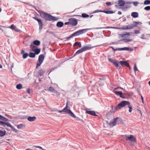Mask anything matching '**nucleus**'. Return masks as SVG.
<instances>
[{
  "label": "nucleus",
  "instance_id": "1",
  "mask_svg": "<svg viewBox=\"0 0 150 150\" xmlns=\"http://www.w3.org/2000/svg\"><path fill=\"white\" fill-rule=\"evenodd\" d=\"M126 106H128V107L129 108V112H131L132 110V107L130 105V103L129 101H123L121 102L118 104L117 105L115 108L116 110H118L121 108L125 107Z\"/></svg>",
  "mask_w": 150,
  "mask_h": 150
},
{
  "label": "nucleus",
  "instance_id": "2",
  "mask_svg": "<svg viewBox=\"0 0 150 150\" xmlns=\"http://www.w3.org/2000/svg\"><path fill=\"white\" fill-rule=\"evenodd\" d=\"M40 13L41 17L46 20L54 21L57 20L56 17H53L47 13L41 12Z\"/></svg>",
  "mask_w": 150,
  "mask_h": 150
},
{
  "label": "nucleus",
  "instance_id": "3",
  "mask_svg": "<svg viewBox=\"0 0 150 150\" xmlns=\"http://www.w3.org/2000/svg\"><path fill=\"white\" fill-rule=\"evenodd\" d=\"M123 137L126 140L131 143L134 142L135 140L134 136L131 135H124Z\"/></svg>",
  "mask_w": 150,
  "mask_h": 150
},
{
  "label": "nucleus",
  "instance_id": "4",
  "mask_svg": "<svg viewBox=\"0 0 150 150\" xmlns=\"http://www.w3.org/2000/svg\"><path fill=\"white\" fill-rule=\"evenodd\" d=\"M90 29H86L79 30L74 33L73 36L75 35V36H76L84 33Z\"/></svg>",
  "mask_w": 150,
  "mask_h": 150
},
{
  "label": "nucleus",
  "instance_id": "5",
  "mask_svg": "<svg viewBox=\"0 0 150 150\" xmlns=\"http://www.w3.org/2000/svg\"><path fill=\"white\" fill-rule=\"evenodd\" d=\"M68 102H67L66 103V107L63 109L64 112H65L66 114H68L70 115L71 116H74V113L71 112V111L68 109Z\"/></svg>",
  "mask_w": 150,
  "mask_h": 150
},
{
  "label": "nucleus",
  "instance_id": "6",
  "mask_svg": "<svg viewBox=\"0 0 150 150\" xmlns=\"http://www.w3.org/2000/svg\"><path fill=\"white\" fill-rule=\"evenodd\" d=\"M44 56L42 54H41L38 57L39 62H38L37 64L36 67V68H38L42 63L44 59Z\"/></svg>",
  "mask_w": 150,
  "mask_h": 150
},
{
  "label": "nucleus",
  "instance_id": "7",
  "mask_svg": "<svg viewBox=\"0 0 150 150\" xmlns=\"http://www.w3.org/2000/svg\"><path fill=\"white\" fill-rule=\"evenodd\" d=\"M69 23L70 25L72 26H76L77 24L78 21L75 18H71L69 19Z\"/></svg>",
  "mask_w": 150,
  "mask_h": 150
},
{
  "label": "nucleus",
  "instance_id": "8",
  "mask_svg": "<svg viewBox=\"0 0 150 150\" xmlns=\"http://www.w3.org/2000/svg\"><path fill=\"white\" fill-rule=\"evenodd\" d=\"M112 48L113 49L114 51H116V50L118 51H122V50H130L132 51L133 50V49L132 48L129 47H125L122 48H116L115 49L113 47H112Z\"/></svg>",
  "mask_w": 150,
  "mask_h": 150
},
{
  "label": "nucleus",
  "instance_id": "9",
  "mask_svg": "<svg viewBox=\"0 0 150 150\" xmlns=\"http://www.w3.org/2000/svg\"><path fill=\"white\" fill-rule=\"evenodd\" d=\"M118 118H115L112 122H110L109 124L110 126L111 127H113L119 124L118 121Z\"/></svg>",
  "mask_w": 150,
  "mask_h": 150
},
{
  "label": "nucleus",
  "instance_id": "10",
  "mask_svg": "<svg viewBox=\"0 0 150 150\" xmlns=\"http://www.w3.org/2000/svg\"><path fill=\"white\" fill-rule=\"evenodd\" d=\"M33 18L38 22L39 26V30H42V28L43 25L42 21L40 19L37 18L36 17H33Z\"/></svg>",
  "mask_w": 150,
  "mask_h": 150
},
{
  "label": "nucleus",
  "instance_id": "11",
  "mask_svg": "<svg viewBox=\"0 0 150 150\" xmlns=\"http://www.w3.org/2000/svg\"><path fill=\"white\" fill-rule=\"evenodd\" d=\"M8 28L14 30L16 32H21L20 30L18 29L16 26L14 25L13 24H12L11 26L8 27Z\"/></svg>",
  "mask_w": 150,
  "mask_h": 150
},
{
  "label": "nucleus",
  "instance_id": "12",
  "mask_svg": "<svg viewBox=\"0 0 150 150\" xmlns=\"http://www.w3.org/2000/svg\"><path fill=\"white\" fill-rule=\"evenodd\" d=\"M108 61L109 62L112 63L116 67L118 68L119 67V64L116 60L113 59H109Z\"/></svg>",
  "mask_w": 150,
  "mask_h": 150
},
{
  "label": "nucleus",
  "instance_id": "13",
  "mask_svg": "<svg viewBox=\"0 0 150 150\" xmlns=\"http://www.w3.org/2000/svg\"><path fill=\"white\" fill-rule=\"evenodd\" d=\"M137 23L135 22L134 23L129 24L127 26V28L128 29H131L137 26Z\"/></svg>",
  "mask_w": 150,
  "mask_h": 150
},
{
  "label": "nucleus",
  "instance_id": "14",
  "mask_svg": "<svg viewBox=\"0 0 150 150\" xmlns=\"http://www.w3.org/2000/svg\"><path fill=\"white\" fill-rule=\"evenodd\" d=\"M119 63L122 66H125L127 67H129V63L126 61H120L119 62Z\"/></svg>",
  "mask_w": 150,
  "mask_h": 150
},
{
  "label": "nucleus",
  "instance_id": "15",
  "mask_svg": "<svg viewBox=\"0 0 150 150\" xmlns=\"http://www.w3.org/2000/svg\"><path fill=\"white\" fill-rule=\"evenodd\" d=\"M6 126L8 127H9L11 128L13 131L15 132H17V130L13 126H12L10 123L9 122H7Z\"/></svg>",
  "mask_w": 150,
  "mask_h": 150
},
{
  "label": "nucleus",
  "instance_id": "16",
  "mask_svg": "<svg viewBox=\"0 0 150 150\" xmlns=\"http://www.w3.org/2000/svg\"><path fill=\"white\" fill-rule=\"evenodd\" d=\"M93 47H91V45H86L83 47L82 48L84 51H85L86 50H89L92 48H93Z\"/></svg>",
  "mask_w": 150,
  "mask_h": 150
},
{
  "label": "nucleus",
  "instance_id": "17",
  "mask_svg": "<svg viewBox=\"0 0 150 150\" xmlns=\"http://www.w3.org/2000/svg\"><path fill=\"white\" fill-rule=\"evenodd\" d=\"M86 113L90 115H93L96 116L95 112L93 111L86 110Z\"/></svg>",
  "mask_w": 150,
  "mask_h": 150
},
{
  "label": "nucleus",
  "instance_id": "18",
  "mask_svg": "<svg viewBox=\"0 0 150 150\" xmlns=\"http://www.w3.org/2000/svg\"><path fill=\"white\" fill-rule=\"evenodd\" d=\"M125 2L122 0H119L118 1V4L119 6H123L125 4Z\"/></svg>",
  "mask_w": 150,
  "mask_h": 150
},
{
  "label": "nucleus",
  "instance_id": "19",
  "mask_svg": "<svg viewBox=\"0 0 150 150\" xmlns=\"http://www.w3.org/2000/svg\"><path fill=\"white\" fill-rule=\"evenodd\" d=\"M36 117H31L29 116L27 118L28 120L30 122L34 121L36 120Z\"/></svg>",
  "mask_w": 150,
  "mask_h": 150
},
{
  "label": "nucleus",
  "instance_id": "20",
  "mask_svg": "<svg viewBox=\"0 0 150 150\" xmlns=\"http://www.w3.org/2000/svg\"><path fill=\"white\" fill-rule=\"evenodd\" d=\"M131 15L133 18H136L138 17V14L137 12H133L132 13Z\"/></svg>",
  "mask_w": 150,
  "mask_h": 150
},
{
  "label": "nucleus",
  "instance_id": "21",
  "mask_svg": "<svg viewBox=\"0 0 150 150\" xmlns=\"http://www.w3.org/2000/svg\"><path fill=\"white\" fill-rule=\"evenodd\" d=\"M64 25V23L62 22H58L57 24V26L58 27H62Z\"/></svg>",
  "mask_w": 150,
  "mask_h": 150
},
{
  "label": "nucleus",
  "instance_id": "22",
  "mask_svg": "<svg viewBox=\"0 0 150 150\" xmlns=\"http://www.w3.org/2000/svg\"><path fill=\"white\" fill-rule=\"evenodd\" d=\"M0 119L5 122H7L8 120L4 117L0 115Z\"/></svg>",
  "mask_w": 150,
  "mask_h": 150
},
{
  "label": "nucleus",
  "instance_id": "23",
  "mask_svg": "<svg viewBox=\"0 0 150 150\" xmlns=\"http://www.w3.org/2000/svg\"><path fill=\"white\" fill-rule=\"evenodd\" d=\"M45 72V71L44 70L40 69L38 73V75L40 76H41Z\"/></svg>",
  "mask_w": 150,
  "mask_h": 150
},
{
  "label": "nucleus",
  "instance_id": "24",
  "mask_svg": "<svg viewBox=\"0 0 150 150\" xmlns=\"http://www.w3.org/2000/svg\"><path fill=\"white\" fill-rule=\"evenodd\" d=\"M25 126L23 124H21L17 126V128L19 129H22L24 128Z\"/></svg>",
  "mask_w": 150,
  "mask_h": 150
},
{
  "label": "nucleus",
  "instance_id": "25",
  "mask_svg": "<svg viewBox=\"0 0 150 150\" xmlns=\"http://www.w3.org/2000/svg\"><path fill=\"white\" fill-rule=\"evenodd\" d=\"M6 134V131L5 130L2 131L0 130V136L2 137L5 135Z\"/></svg>",
  "mask_w": 150,
  "mask_h": 150
},
{
  "label": "nucleus",
  "instance_id": "26",
  "mask_svg": "<svg viewBox=\"0 0 150 150\" xmlns=\"http://www.w3.org/2000/svg\"><path fill=\"white\" fill-rule=\"evenodd\" d=\"M33 44L35 45H39L40 44V41L38 40H36L33 42Z\"/></svg>",
  "mask_w": 150,
  "mask_h": 150
},
{
  "label": "nucleus",
  "instance_id": "27",
  "mask_svg": "<svg viewBox=\"0 0 150 150\" xmlns=\"http://www.w3.org/2000/svg\"><path fill=\"white\" fill-rule=\"evenodd\" d=\"M30 48L33 51H34V50L36 49V46L32 44L30 45Z\"/></svg>",
  "mask_w": 150,
  "mask_h": 150
},
{
  "label": "nucleus",
  "instance_id": "28",
  "mask_svg": "<svg viewBox=\"0 0 150 150\" xmlns=\"http://www.w3.org/2000/svg\"><path fill=\"white\" fill-rule=\"evenodd\" d=\"M103 12L105 13L106 14H112L114 12L112 11H103Z\"/></svg>",
  "mask_w": 150,
  "mask_h": 150
},
{
  "label": "nucleus",
  "instance_id": "29",
  "mask_svg": "<svg viewBox=\"0 0 150 150\" xmlns=\"http://www.w3.org/2000/svg\"><path fill=\"white\" fill-rule=\"evenodd\" d=\"M114 93L116 95L120 96L122 94V92L121 91H115Z\"/></svg>",
  "mask_w": 150,
  "mask_h": 150
},
{
  "label": "nucleus",
  "instance_id": "30",
  "mask_svg": "<svg viewBox=\"0 0 150 150\" xmlns=\"http://www.w3.org/2000/svg\"><path fill=\"white\" fill-rule=\"evenodd\" d=\"M130 34L129 33H127L125 34H123L122 35V37L123 38H126L129 36Z\"/></svg>",
  "mask_w": 150,
  "mask_h": 150
},
{
  "label": "nucleus",
  "instance_id": "31",
  "mask_svg": "<svg viewBox=\"0 0 150 150\" xmlns=\"http://www.w3.org/2000/svg\"><path fill=\"white\" fill-rule=\"evenodd\" d=\"M22 85L21 84L17 85L16 86V88L18 89H21L22 88Z\"/></svg>",
  "mask_w": 150,
  "mask_h": 150
},
{
  "label": "nucleus",
  "instance_id": "32",
  "mask_svg": "<svg viewBox=\"0 0 150 150\" xmlns=\"http://www.w3.org/2000/svg\"><path fill=\"white\" fill-rule=\"evenodd\" d=\"M40 50L39 49L36 48L34 50V52H35L36 54H38L40 52Z\"/></svg>",
  "mask_w": 150,
  "mask_h": 150
},
{
  "label": "nucleus",
  "instance_id": "33",
  "mask_svg": "<svg viewBox=\"0 0 150 150\" xmlns=\"http://www.w3.org/2000/svg\"><path fill=\"white\" fill-rule=\"evenodd\" d=\"M83 50L81 48V49L78 50L76 53L75 54H78L80 53H81L82 52H83Z\"/></svg>",
  "mask_w": 150,
  "mask_h": 150
},
{
  "label": "nucleus",
  "instance_id": "34",
  "mask_svg": "<svg viewBox=\"0 0 150 150\" xmlns=\"http://www.w3.org/2000/svg\"><path fill=\"white\" fill-rule=\"evenodd\" d=\"M29 56L30 57L34 58L35 56V54L34 53H30L29 54Z\"/></svg>",
  "mask_w": 150,
  "mask_h": 150
},
{
  "label": "nucleus",
  "instance_id": "35",
  "mask_svg": "<svg viewBox=\"0 0 150 150\" xmlns=\"http://www.w3.org/2000/svg\"><path fill=\"white\" fill-rule=\"evenodd\" d=\"M129 4H132L134 6H137L138 4H139V3L137 2H129L128 3Z\"/></svg>",
  "mask_w": 150,
  "mask_h": 150
},
{
  "label": "nucleus",
  "instance_id": "36",
  "mask_svg": "<svg viewBox=\"0 0 150 150\" xmlns=\"http://www.w3.org/2000/svg\"><path fill=\"white\" fill-rule=\"evenodd\" d=\"M144 4L145 5H149L150 4V1L146 0L144 2Z\"/></svg>",
  "mask_w": 150,
  "mask_h": 150
},
{
  "label": "nucleus",
  "instance_id": "37",
  "mask_svg": "<svg viewBox=\"0 0 150 150\" xmlns=\"http://www.w3.org/2000/svg\"><path fill=\"white\" fill-rule=\"evenodd\" d=\"M98 12H103V11L99 10H97L94 11L92 13H94Z\"/></svg>",
  "mask_w": 150,
  "mask_h": 150
},
{
  "label": "nucleus",
  "instance_id": "38",
  "mask_svg": "<svg viewBox=\"0 0 150 150\" xmlns=\"http://www.w3.org/2000/svg\"><path fill=\"white\" fill-rule=\"evenodd\" d=\"M82 16L83 18H87L89 17V15L86 13H83Z\"/></svg>",
  "mask_w": 150,
  "mask_h": 150
},
{
  "label": "nucleus",
  "instance_id": "39",
  "mask_svg": "<svg viewBox=\"0 0 150 150\" xmlns=\"http://www.w3.org/2000/svg\"><path fill=\"white\" fill-rule=\"evenodd\" d=\"M28 55V54L27 53H25L23 54V58L24 59H25Z\"/></svg>",
  "mask_w": 150,
  "mask_h": 150
},
{
  "label": "nucleus",
  "instance_id": "40",
  "mask_svg": "<svg viewBox=\"0 0 150 150\" xmlns=\"http://www.w3.org/2000/svg\"><path fill=\"white\" fill-rule=\"evenodd\" d=\"M132 41V39H126L124 40V42H127Z\"/></svg>",
  "mask_w": 150,
  "mask_h": 150
},
{
  "label": "nucleus",
  "instance_id": "41",
  "mask_svg": "<svg viewBox=\"0 0 150 150\" xmlns=\"http://www.w3.org/2000/svg\"><path fill=\"white\" fill-rule=\"evenodd\" d=\"M49 91L52 92H53L54 91V88L52 87H49Z\"/></svg>",
  "mask_w": 150,
  "mask_h": 150
},
{
  "label": "nucleus",
  "instance_id": "42",
  "mask_svg": "<svg viewBox=\"0 0 150 150\" xmlns=\"http://www.w3.org/2000/svg\"><path fill=\"white\" fill-rule=\"evenodd\" d=\"M144 9L146 11H149L150 10V6H147L144 8Z\"/></svg>",
  "mask_w": 150,
  "mask_h": 150
},
{
  "label": "nucleus",
  "instance_id": "43",
  "mask_svg": "<svg viewBox=\"0 0 150 150\" xmlns=\"http://www.w3.org/2000/svg\"><path fill=\"white\" fill-rule=\"evenodd\" d=\"M134 69L135 72L136 71H137L138 70L136 64L134 65Z\"/></svg>",
  "mask_w": 150,
  "mask_h": 150
},
{
  "label": "nucleus",
  "instance_id": "44",
  "mask_svg": "<svg viewBox=\"0 0 150 150\" xmlns=\"http://www.w3.org/2000/svg\"><path fill=\"white\" fill-rule=\"evenodd\" d=\"M71 117H73L74 118L76 119V120H80L79 118V117H76L74 114V116L72 115Z\"/></svg>",
  "mask_w": 150,
  "mask_h": 150
},
{
  "label": "nucleus",
  "instance_id": "45",
  "mask_svg": "<svg viewBox=\"0 0 150 150\" xmlns=\"http://www.w3.org/2000/svg\"><path fill=\"white\" fill-rule=\"evenodd\" d=\"M6 123L7 122H2L1 124V125H2L3 126L5 127L6 126Z\"/></svg>",
  "mask_w": 150,
  "mask_h": 150
},
{
  "label": "nucleus",
  "instance_id": "46",
  "mask_svg": "<svg viewBox=\"0 0 150 150\" xmlns=\"http://www.w3.org/2000/svg\"><path fill=\"white\" fill-rule=\"evenodd\" d=\"M74 34V33H73L71 36H70V37H68L67 38V39H68V40H69L70 39V38H71L72 37H74V36H75V35H74L73 36V35Z\"/></svg>",
  "mask_w": 150,
  "mask_h": 150
},
{
  "label": "nucleus",
  "instance_id": "47",
  "mask_svg": "<svg viewBox=\"0 0 150 150\" xmlns=\"http://www.w3.org/2000/svg\"><path fill=\"white\" fill-rule=\"evenodd\" d=\"M120 29H123V30H127V29H128V28H127V26H126L125 27H122V28H120Z\"/></svg>",
  "mask_w": 150,
  "mask_h": 150
},
{
  "label": "nucleus",
  "instance_id": "48",
  "mask_svg": "<svg viewBox=\"0 0 150 150\" xmlns=\"http://www.w3.org/2000/svg\"><path fill=\"white\" fill-rule=\"evenodd\" d=\"M106 4L107 6H110L111 5V3L110 2H107L106 3Z\"/></svg>",
  "mask_w": 150,
  "mask_h": 150
},
{
  "label": "nucleus",
  "instance_id": "49",
  "mask_svg": "<svg viewBox=\"0 0 150 150\" xmlns=\"http://www.w3.org/2000/svg\"><path fill=\"white\" fill-rule=\"evenodd\" d=\"M121 88V89H123L124 91H125V90L124 89H123L122 88H121V87H117V88H115V89H115V90H117V89H118V88Z\"/></svg>",
  "mask_w": 150,
  "mask_h": 150
},
{
  "label": "nucleus",
  "instance_id": "50",
  "mask_svg": "<svg viewBox=\"0 0 150 150\" xmlns=\"http://www.w3.org/2000/svg\"><path fill=\"white\" fill-rule=\"evenodd\" d=\"M144 34H142L141 35V38L142 39H145L144 38Z\"/></svg>",
  "mask_w": 150,
  "mask_h": 150
},
{
  "label": "nucleus",
  "instance_id": "51",
  "mask_svg": "<svg viewBox=\"0 0 150 150\" xmlns=\"http://www.w3.org/2000/svg\"><path fill=\"white\" fill-rule=\"evenodd\" d=\"M77 45H78L79 46V47H81V44L80 42H78V43Z\"/></svg>",
  "mask_w": 150,
  "mask_h": 150
},
{
  "label": "nucleus",
  "instance_id": "52",
  "mask_svg": "<svg viewBox=\"0 0 150 150\" xmlns=\"http://www.w3.org/2000/svg\"><path fill=\"white\" fill-rule=\"evenodd\" d=\"M139 33V31L137 30H135V33L136 34H138Z\"/></svg>",
  "mask_w": 150,
  "mask_h": 150
},
{
  "label": "nucleus",
  "instance_id": "53",
  "mask_svg": "<svg viewBox=\"0 0 150 150\" xmlns=\"http://www.w3.org/2000/svg\"><path fill=\"white\" fill-rule=\"evenodd\" d=\"M78 43V42H75L73 45L74 46H75L76 45H77Z\"/></svg>",
  "mask_w": 150,
  "mask_h": 150
},
{
  "label": "nucleus",
  "instance_id": "54",
  "mask_svg": "<svg viewBox=\"0 0 150 150\" xmlns=\"http://www.w3.org/2000/svg\"><path fill=\"white\" fill-rule=\"evenodd\" d=\"M65 25H70V23H69V21L68 22H66L64 23Z\"/></svg>",
  "mask_w": 150,
  "mask_h": 150
},
{
  "label": "nucleus",
  "instance_id": "55",
  "mask_svg": "<svg viewBox=\"0 0 150 150\" xmlns=\"http://www.w3.org/2000/svg\"><path fill=\"white\" fill-rule=\"evenodd\" d=\"M120 97L123 98H125L124 96L122 94V95L120 96Z\"/></svg>",
  "mask_w": 150,
  "mask_h": 150
},
{
  "label": "nucleus",
  "instance_id": "56",
  "mask_svg": "<svg viewBox=\"0 0 150 150\" xmlns=\"http://www.w3.org/2000/svg\"><path fill=\"white\" fill-rule=\"evenodd\" d=\"M58 112H59V113H61L62 112H64V111H63V109L62 110H58Z\"/></svg>",
  "mask_w": 150,
  "mask_h": 150
},
{
  "label": "nucleus",
  "instance_id": "57",
  "mask_svg": "<svg viewBox=\"0 0 150 150\" xmlns=\"http://www.w3.org/2000/svg\"><path fill=\"white\" fill-rule=\"evenodd\" d=\"M25 52V51L24 50H22L21 51V54H24V53Z\"/></svg>",
  "mask_w": 150,
  "mask_h": 150
},
{
  "label": "nucleus",
  "instance_id": "58",
  "mask_svg": "<svg viewBox=\"0 0 150 150\" xmlns=\"http://www.w3.org/2000/svg\"><path fill=\"white\" fill-rule=\"evenodd\" d=\"M118 14L119 15H120L122 14V12L121 11H119L118 12Z\"/></svg>",
  "mask_w": 150,
  "mask_h": 150
},
{
  "label": "nucleus",
  "instance_id": "59",
  "mask_svg": "<svg viewBox=\"0 0 150 150\" xmlns=\"http://www.w3.org/2000/svg\"><path fill=\"white\" fill-rule=\"evenodd\" d=\"M27 90V92L28 93H29L30 91V89H28Z\"/></svg>",
  "mask_w": 150,
  "mask_h": 150
},
{
  "label": "nucleus",
  "instance_id": "60",
  "mask_svg": "<svg viewBox=\"0 0 150 150\" xmlns=\"http://www.w3.org/2000/svg\"><path fill=\"white\" fill-rule=\"evenodd\" d=\"M141 99L142 100H143L144 99H143V96L142 95H141Z\"/></svg>",
  "mask_w": 150,
  "mask_h": 150
},
{
  "label": "nucleus",
  "instance_id": "61",
  "mask_svg": "<svg viewBox=\"0 0 150 150\" xmlns=\"http://www.w3.org/2000/svg\"><path fill=\"white\" fill-rule=\"evenodd\" d=\"M34 146L35 147H37V148H39V146Z\"/></svg>",
  "mask_w": 150,
  "mask_h": 150
},
{
  "label": "nucleus",
  "instance_id": "62",
  "mask_svg": "<svg viewBox=\"0 0 150 150\" xmlns=\"http://www.w3.org/2000/svg\"><path fill=\"white\" fill-rule=\"evenodd\" d=\"M2 121H0V125H1Z\"/></svg>",
  "mask_w": 150,
  "mask_h": 150
},
{
  "label": "nucleus",
  "instance_id": "63",
  "mask_svg": "<svg viewBox=\"0 0 150 150\" xmlns=\"http://www.w3.org/2000/svg\"><path fill=\"white\" fill-rule=\"evenodd\" d=\"M2 67V66L1 65V64H0V68H1Z\"/></svg>",
  "mask_w": 150,
  "mask_h": 150
},
{
  "label": "nucleus",
  "instance_id": "64",
  "mask_svg": "<svg viewBox=\"0 0 150 150\" xmlns=\"http://www.w3.org/2000/svg\"><path fill=\"white\" fill-rule=\"evenodd\" d=\"M149 86H150V81H149Z\"/></svg>",
  "mask_w": 150,
  "mask_h": 150
}]
</instances>
